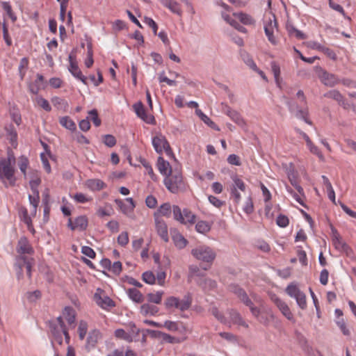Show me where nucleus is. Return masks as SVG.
<instances>
[{"label": "nucleus", "instance_id": "1", "mask_svg": "<svg viewBox=\"0 0 356 356\" xmlns=\"http://www.w3.org/2000/svg\"><path fill=\"white\" fill-rule=\"evenodd\" d=\"M297 102H291L289 104V110L296 118L302 119L308 124L312 122L308 118L309 111L306 102V97L302 90L296 94Z\"/></svg>", "mask_w": 356, "mask_h": 356}, {"label": "nucleus", "instance_id": "2", "mask_svg": "<svg viewBox=\"0 0 356 356\" xmlns=\"http://www.w3.org/2000/svg\"><path fill=\"white\" fill-rule=\"evenodd\" d=\"M164 184L169 191L177 193L186 189L182 173L179 170H174L164 179Z\"/></svg>", "mask_w": 356, "mask_h": 356}, {"label": "nucleus", "instance_id": "3", "mask_svg": "<svg viewBox=\"0 0 356 356\" xmlns=\"http://www.w3.org/2000/svg\"><path fill=\"white\" fill-rule=\"evenodd\" d=\"M68 330L69 328L62 321V318H57L50 324V332L59 344L63 343V335L65 336V342L70 343V337Z\"/></svg>", "mask_w": 356, "mask_h": 356}, {"label": "nucleus", "instance_id": "4", "mask_svg": "<svg viewBox=\"0 0 356 356\" xmlns=\"http://www.w3.org/2000/svg\"><path fill=\"white\" fill-rule=\"evenodd\" d=\"M192 304V297L190 294L184 296L181 300L175 296L168 297L164 302L166 309H177L181 312L188 310Z\"/></svg>", "mask_w": 356, "mask_h": 356}, {"label": "nucleus", "instance_id": "5", "mask_svg": "<svg viewBox=\"0 0 356 356\" xmlns=\"http://www.w3.org/2000/svg\"><path fill=\"white\" fill-rule=\"evenodd\" d=\"M264 26L268 41L273 44H277V40L274 36V31L277 29V23L275 16L271 13L265 14L264 17Z\"/></svg>", "mask_w": 356, "mask_h": 356}, {"label": "nucleus", "instance_id": "6", "mask_svg": "<svg viewBox=\"0 0 356 356\" xmlns=\"http://www.w3.org/2000/svg\"><path fill=\"white\" fill-rule=\"evenodd\" d=\"M15 166L0 161V179L6 187L15 184Z\"/></svg>", "mask_w": 356, "mask_h": 356}, {"label": "nucleus", "instance_id": "7", "mask_svg": "<svg viewBox=\"0 0 356 356\" xmlns=\"http://www.w3.org/2000/svg\"><path fill=\"white\" fill-rule=\"evenodd\" d=\"M172 211L175 219L184 225H192L196 221V216L188 209L181 211L178 206L174 205Z\"/></svg>", "mask_w": 356, "mask_h": 356}, {"label": "nucleus", "instance_id": "8", "mask_svg": "<svg viewBox=\"0 0 356 356\" xmlns=\"http://www.w3.org/2000/svg\"><path fill=\"white\" fill-rule=\"evenodd\" d=\"M192 255L197 259L211 264L216 257V253L209 247L200 245L191 250Z\"/></svg>", "mask_w": 356, "mask_h": 356}, {"label": "nucleus", "instance_id": "9", "mask_svg": "<svg viewBox=\"0 0 356 356\" xmlns=\"http://www.w3.org/2000/svg\"><path fill=\"white\" fill-rule=\"evenodd\" d=\"M285 291L290 297L296 299L297 304L302 309L307 307L306 296L296 284H289Z\"/></svg>", "mask_w": 356, "mask_h": 356}, {"label": "nucleus", "instance_id": "10", "mask_svg": "<svg viewBox=\"0 0 356 356\" xmlns=\"http://www.w3.org/2000/svg\"><path fill=\"white\" fill-rule=\"evenodd\" d=\"M315 72L321 82L326 86L334 87L340 83L339 79L335 74L329 73L320 66L315 67Z\"/></svg>", "mask_w": 356, "mask_h": 356}, {"label": "nucleus", "instance_id": "11", "mask_svg": "<svg viewBox=\"0 0 356 356\" xmlns=\"http://www.w3.org/2000/svg\"><path fill=\"white\" fill-rule=\"evenodd\" d=\"M229 290L234 293H235L245 305L250 307L253 316H254L257 318L259 317V315L260 314L259 309L253 306V303L250 300L245 291H243L242 289L239 288L236 285L230 286Z\"/></svg>", "mask_w": 356, "mask_h": 356}, {"label": "nucleus", "instance_id": "12", "mask_svg": "<svg viewBox=\"0 0 356 356\" xmlns=\"http://www.w3.org/2000/svg\"><path fill=\"white\" fill-rule=\"evenodd\" d=\"M152 145L155 151L159 154L165 152L167 155L172 154V149L166 138L161 134H156L152 138Z\"/></svg>", "mask_w": 356, "mask_h": 356}, {"label": "nucleus", "instance_id": "13", "mask_svg": "<svg viewBox=\"0 0 356 356\" xmlns=\"http://www.w3.org/2000/svg\"><path fill=\"white\" fill-rule=\"evenodd\" d=\"M96 304L103 309H108L115 306V302L105 293V291L98 288L93 297Z\"/></svg>", "mask_w": 356, "mask_h": 356}, {"label": "nucleus", "instance_id": "14", "mask_svg": "<svg viewBox=\"0 0 356 356\" xmlns=\"http://www.w3.org/2000/svg\"><path fill=\"white\" fill-rule=\"evenodd\" d=\"M69 67L68 70L70 73L77 79L80 80L83 83L87 84L86 77L83 75L81 70L79 67L78 63L76 59V56L72 54H70L68 57Z\"/></svg>", "mask_w": 356, "mask_h": 356}, {"label": "nucleus", "instance_id": "15", "mask_svg": "<svg viewBox=\"0 0 356 356\" xmlns=\"http://www.w3.org/2000/svg\"><path fill=\"white\" fill-rule=\"evenodd\" d=\"M154 219L155 229L157 234L165 243L169 241L168 229L166 222L162 218L156 217Z\"/></svg>", "mask_w": 356, "mask_h": 356}, {"label": "nucleus", "instance_id": "16", "mask_svg": "<svg viewBox=\"0 0 356 356\" xmlns=\"http://www.w3.org/2000/svg\"><path fill=\"white\" fill-rule=\"evenodd\" d=\"M115 202L120 210L127 216H129L132 213L136 207L135 202L131 197L126 198L124 201L116 199Z\"/></svg>", "mask_w": 356, "mask_h": 356}, {"label": "nucleus", "instance_id": "17", "mask_svg": "<svg viewBox=\"0 0 356 356\" xmlns=\"http://www.w3.org/2000/svg\"><path fill=\"white\" fill-rule=\"evenodd\" d=\"M33 264V259L26 256H19L17 258L16 266L19 268L18 276L22 275V267L24 266L29 277L31 276V268Z\"/></svg>", "mask_w": 356, "mask_h": 356}, {"label": "nucleus", "instance_id": "18", "mask_svg": "<svg viewBox=\"0 0 356 356\" xmlns=\"http://www.w3.org/2000/svg\"><path fill=\"white\" fill-rule=\"evenodd\" d=\"M133 108L137 116L141 118L143 121H145L147 124L154 123L155 120L154 116L152 115H149L146 113L145 107L142 102H139L136 103L135 104H134Z\"/></svg>", "mask_w": 356, "mask_h": 356}, {"label": "nucleus", "instance_id": "19", "mask_svg": "<svg viewBox=\"0 0 356 356\" xmlns=\"http://www.w3.org/2000/svg\"><path fill=\"white\" fill-rule=\"evenodd\" d=\"M58 318H62V321H67L68 328L75 327L76 312L71 307H65L63 310L62 315Z\"/></svg>", "mask_w": 356, "mask_h": 356}, {"label": "nucleus", "instance_id": "20", "mask_svg": "<svg viewBox=\"0 0 356 356\" xmlns=\"http://www.w3.org/2000/svg\"><path fill=\"white\" fill-rule=\"evenodd\" d=\"M88 220L86 216H78L74 220L70 218L68 220V227H70L72 230H85L88 227Z\"/></svg>", "mask_w": 356, "mask_h": 356}, {"label": "nucleus", "instance_id": "21", "mask_svg": "<svg viewBox=\"0 0 356 356\" xmlns=\"http://www.w3.org/2000/svg\"><path fill=\"white\" fill-rule=\"evenodd\" d=\"M17 252L20 254L19 256H24V254H32L33 253V249L26 237H22L18 241Z\"/></svg>", "mask_w": 356, "mask_h": 356}, {"label": "nucleus", "instance_id": "22", "mask_svg": "<svg viewBox=\"0 0 356 356\" xmlns=\"http://www.w3.org/2000/svg\"><path fill=\"white\" fill-rule=\"evenodd\" d=\"M273 302L276 305V306L279 308L280 312L282 313V314L289 320H293V316L287 305V304L277 298V296H274L271 298Z\"/></svg>", "mask_w": 356, "mask_h": 356}, {"label": "nucleus", "instance_id": "23", "mask_svg": "<svg viewBox=\"0 0 356 356\" xmlns=\"http://www.w3.org/2000/svg\"><path fill=\"white\" fill-rule=\"evenodd\" d=\"M85 186L91 191H99L106 188V184L99 179H89L84 183Z\"/></svg>", "mask_w": 356, "mask_h": 356}, {"label": "nucleus", "instance_id": "24", "mask_svg": "<svg viewBox=\"0 0 356 356\" xmlns=\"http://www.w3.org/2000/svg\"><path fill=\"white\" fill-rule=\"evenodd\" d=\"M170 234L173 243L177 248L183 249L187 245L188 241L176 229H170Z\"/></svg>", "mask_w": 356, "mask_h": 356}, {"label": "nucleus", "instance_id": "25", "mask_svg": "<svg viewBox=\"0 0 356 356\" xmlns=\"http://www.w3.org/2000/svg\"><path fill=\"white\" fill-rule=\"evenodd\" d=\"M161 4L172 13L181 15L182 13L180 5L175 0H161Z\"/></svg>", "mask_w": 356, "mask_h": 356}, {"label": "nucleus", "instance_id": "26", "mask_svg": "<svg viewBox=\"0 0 356 356\" xmlns=\"http://www.w3.org/2000/svg\"><path fill=\"white\" fill-rule=\"evenodd\" d=\"M172 213V207L170 203H164L161 204L158 210L154 213V218L158 217L162 218V216L169 218Z\"/></svg>", "mask_w": 356, "mask_h": 356}, {"label": "nucleus", "instance_id": "27", "mask_svg": "<svg viewBox=\"0 0 356 356\" xmlns=\"http://www.w3.org/2000/svg\"><path fill=\"white\" fill-rule=\"evenodd\" d=\"M33 102L34 106L37 108H42L47 112H50L51 111V106L49 102L40 95H38L33 99Z\"/></svg>", "mask_w": 356, "mask_h": 356}, {"label": "nucleus", "instance_id": "28", "mask_svg": "<svg viewBox=\"0 0 356 356\" xmlns=\"http://www.w3.org/2000/svg\"><path fill=\"white\" fill-rule=\"evenodd\" d=\"M41 183L40 176L38 171H33L30 175L29 185L32 192L38 191V186Z\"/></svg>", "mask_w": 356, "mask_h": 356}, {"label": "nucleus", "instance_id": "29", "mask_svg": "<svg viewBox=\"0 0 356 356\" xmlns=\"http://www.w3.org/2000/svg\"><path fill=\"white\" fill-rule=\"evenodd\" d=\"M5 129L6 131L8 138L10 140L11 145L16 148L17 146V133L15 127L10 124L6 127Z\"/></svg>", "mask_w": 356, "mask_h": 356}, {"label": "nucleus", "instance_id": "30", "mask_svg": "<svg viewBox=\"0 0 356 356\" xmlns=\"http://www.w3.org/2000/svg\"><path fill=\"white\" fill-rule=\"evenodd\" d=\"M230 321L232 322L233 324L241 325L245 328L248 327V323L245 322V321L242 318L239 313H238L236 311L234 310H230L229 312Z\"/></svg>", "mask_w": 356, "mask_h": 356}, {"label": "nucleus", "instance_id": "31", "mask_svg": "<svg viewBox=\"0 0 356 356\" xmlns=\"http://www.w3.org/2000/svg\"><path fill=\"white\" fill-rule=\"evenodd\" d=\"M158 335L162 339L163 341L169 343H179L184 341L187 339L186 337L183 338L175 337L167 333L161 332H158Z\"/></svg>", "mask_w": 356, "mask_h": 356}, {"label": "nucleus", "instance_id": "32", "mask_svg": "<svg viewBox=\"0 0 356 356\" xmlns=\"http://www.w3.org/2000/svg\"><path fill=\"white\" fill-rule=\"evenodd\" d=\"M158 312L159 308L156 306L148 303L143 304V305H141L140 309V314L144 316L148 315L154 316Z\"/></svg>", "mask_w": 356, "mask_h": 356}, {"label": "nucleus", "instance_id": "33", "mask_svg": "<svg viewBox=\"0 0 356 356\" xmlns=\"http://www.w3.org/2000/svg\"><path fill=\"white\" fill-rule=\"evenodd\" d=\"M321 177H322V179H323V184H324V186H325V187L326 188L328 198L334 204H336V202H335V193H334V191L333 189V187L332 186L331 182L330 181L329 179L326 176L323 175Z\"/></svg>", "mask_w": 356, "mask_h": 356}, {"label": "nucleus", "instance_id": "34", "mask_svg": "<svg viewBox=\"0 0 356 356\" xmlns=\"http://www.w3.org/2000/svg\"><path fill=\"white\" fill-rule=\"evenodd\" d=\"M127 293L129 298L137 303H140L144 300L143 295L135 288L127 289Z\"/></svg>", "mask_w": 356, "mask_h": 356}, {"label": "nucleus", "instance_id": "35", "mask_svg": "<svg viewBox=\"0 0 356 356\" xmlns=\"http://www.w3.org/2000/svg\"><path fill=\"white\" fill-rule=\"evenodd\" d=\"M332 243L335 248L339 250H345L347 248L346 244L343 241L339 234L337 231L333 232Z\"/></svg>", "mask_w": 356, "mask_h": 356}, {"label": "nucleus", "instance_id": "36", "mask_svg": "<svg viewBox=\"0 0 356 356\" xmlns=\"http://www.w3.org/2000/svg\"><path fill=\"white\" fill-rule=\"evenodd\" d=\"M157 166L159 172L164 175H167L168 173L170 174V172L172 171L171 170L170 163L161 156L158 159Z\"/></svg>", "mask_w": 356, "mask_h": 356}, {"label": "nucleus", "instance_id": "37", "mask_svg": "<svg viewBox=\"0 0 356 356\" xmlns=\"http://www.w3.org/2000/svg\"><path fill=\"white\" fill-rule=\"evenodd\" d=\"M51 101L54 106L57 109L64 111H67L68 108V103L65 99L56 96L53 97Z\"/></svg>", "mask_w": 356, "mask_h": 356}, {"label": "nucleus", "instance_id": "38", "mask_svg": "<svg viewBox=\"0 0 356 356\" xmlns=\"http://www.w3.org/2000/svg\"><path fill=\"white\" fill-rule=\"evenodd\" d=\"M114 336L117 339L124 340L129 343L133 341V336L129 332H126L123 329L115 330L114 332Z\"/></svg>", "mask_w": 356, "mask_h": 356}, {"label": "nucleus", "instance_id": "39", "mask_svg": "<svg viewBox=\"0 0 356 356\" xmlns=\"http://www.w3.org/2000/svg\"><path fill=\"white\" fill-rule=\"evenodd\" d=\"M227 114L234 122H235L239 126L244 127L245 125V122L238 112L231 110L229 108H228Z\"/></svg>", "mask_w": 356, "mask_h": 356}, {"label": "nucleus", "instance_id": "40", "mask_svg": "<svg viewBox=\"0 0 356 356\" xmlns=\"http://www.w3.org/2000/svg\"><path fill=\"white\" fill-rule=\"evenodd\" d=\"M97 215L100 218L104 216H111L113 213L112 206L109 204H106L104 207H100L97 210Z\"/></svg>", "mask_w": 356, "mask_h": 356}, {"label": "nucleus", "instance_id": "41", "mask_svg": "<svg viewBox=\"0 0 356 356\" xmlns=\"http://www.w3.org/2000/svg\"><path fill=\"white\" fill-rule=\"evenodd\" d=\"M1 6L3 10L6 12L7 16L11 19V21L15 23L17 21V16L15 13L13 12L11 5L9 2L2 1Z\"/></svg>", "mask_w": 356, "mask_h": 356}, {"label": "nucleus", "instance_id": "42", "mask_svg": "<svg viewBox=\"0 0 356 356\" xmlns=\"http://www.w3.org/2000/svg\"><path fill=\"white\" fill-rule=\"evenodd\" d=\"M2 33L3 38L8 47H10L13 44L12 38L8 32V25L5 19L2 22Z\"/></svg>", "mask_w": 356, "mask_h": 356}, {"label": "nucleus", "instance_id": "43", "mask_svg": "<svg viewBox=\"0 0 356 356\" xmlns=\"http://www.w3.org/2000/svg\"><path fill=\"white\" fill-rule=\"evenodd\" d=\"M29 202L31 205L32 206L31 213L33 215H35L37 207L39 203V191L33 192V195H29Z\"/></svg>", "mask_w": 356, "mask_h": 356}, {"label": "nucleus", "instance_id": "44", "mask_svg": "<svg viewBox=\"0 0 356 356\" xmlns=\"http://www.w3.org/2000/svg\"><path fill=\"white\" fill-rule=\"evenodd\" d=\"M60 124L65 128L74 131L76 129V124L73 120L68 116L62 117L59 120Z\"/></svg>", "mask_w": 356, "mask_h": 356}, {"label": "nucleus", "instance_id": "45", "mask_svg": "<svg viewBox=\"0 0 356 356\" xmlns=\"http://www.w3.org/2000/svg\"><path fill=\"white\" fill-rule=\"evenodd\" d=\"M307 148L309 149L310 152L316 156H318L319 160L321 161L324 162L325 161V156L321 152V150L318 149V147L314 144V143L312 141L309 144L307 145Z\"/></svg>", "mask_w": 356, "mask_h": 356}, {"label": "nucleus", "instance_id": "46", "mask_svg": "<svg viewBox=\"0 0 356 356\" xmlns=\"http://www.w3.org/2000/svg\"><path fill=\"white\" fill-rule=\"evenodd\" d=\"M222 15L223 19L231 26H234L236 29L238 30L242 33L246 32V29L245 27L240 25L236 20L232 19L228 15L222 13Z\"/></svg>", "mask_w": 356, "mask_h": 356}, {"label": "nucleus", "instance_id": "47", "mask_svg": "<svg viewBox=\"0 0 356 356\" xmlns=\"http://www.w3.org/2000/svg\"><path fill=\"white\" fill-rule=\"evenodd\" d=\"M324 96L327 98L333 99L339 104L343 102V97L342 95L338 90H336L328 91L327 93L324 95Z\"/></svg>", "mask_w": 356, "mask_h": 356}, {"label": "nucleus", "instance_id": "48", "mask_svg": "<svg viewBox=\"0 0 356 356\" xmlns=\"http://www.w3.org/2000/svg\"><path fill=\"white\" fill-rule=\"evenodd\" d=\"M72 199L78 203H86L91 202L92 200V197L88 196L82 193H76L73 196H72Z\"/></svg>", "mask_w": 356, "mask_h": 356}, {"label": "nucleus", "instance_id": "49", "mask_svg": "<svg viewBox=\"0 0 356 356\" xmlns=\"http://www.w3.org/2000/svg\"><path fill=\"white\" fill-rule=\"evenodd\" d=\"M234 15L244 24L250 25L254 23V19L249 15L238 13H234Z\"/></svg>", "mask_w": 356, "mask_h": 356}, {"label": "nucleus", "instance_id": "50", "mask_svg": "<svg viewBox=\"0 0 356 356\" xmlns=\"http://www.w3.org/2000/svg\"><path fill=\"white\" fill-rule=\"evenodd\" d=\"M163 293H164L162 291L149 293L147 294L148 301L155 304H160L161 302Z\"/></svg>", "mask_w": 356, "mask_h": 356}, {"label": "nucleus", "instance_id": "51", "mask_svg": "<svg viewBox=\"0 0 356 356\" xmlns=\"http://www.w3.org/2000/svg\"><path fill=\"white\" fill-rule=\"evenodd\" d=\"M29 66V59L27 58H23L20 60L19 65L18 67L19 74L21 79H23L25 74L26 69Z\"/></svg>", "mask_w": 356, "mask_h": 356}, {"label": "nucleus", "instance_id": "52", "mask_svg": "<svg viewBox=\"0 0 356 356\" xmlns=\"http://www.w3.org/2000/svg\"><path fill=\"white\" fill-rule=\"evenodd\" d=\"M211 229L209 224L206 221H199L195 225V229L197 232L201 234H206Z\"/></svg>", "mask_w": 356, "mask_h": 356}, {"label": "nucleus", "instance_id": "53", "mask_svg": "<svg viewBox=\"0 0 356 356\" xmlns=\"http://www.w3.org/2000/svg\"><path fill=\"white\" fill-rule=\"evenodd\" d=\"M29 159L24 156H22L18 159V166L22 173L26 176V169L29 166Z\"/></svg>", "mask_w": 356, "mask_h": 356}, {"label": "nucleus", "instance_id": "54", "mask_svg": "<svg viewBox=\"0 0 356 356\" xmlns=\"http://www.w3.org/2000/svg\"><path fill=\"white\" fill-rule=\"evenodd\" d=\"M195 113L205 124L209 125L210 127H216V124L208 116H207L200 109H196Z\"/></svg>", "mask_w": 356, "mask_h": 356}, {"label": "nucleus", "instance_id": "55", "mask_svg": "<svg viewBox=\"0 0 356 356\" xmlns=\"http://www.w3.org/2000/svg\"><path fill=\"white\" fill-rule=\"evenodd\" d=\"M141 163L143 164V167L145 168V173H147V175H149L150 178L153 180V181H156L157 179V177L156 175L154 174V171H153V169L152 168V165H150V163L145 161V160H143Z\"/></svg>", "mask_w": 356, "mask_h": 356}, {"label": "nucleus", "instance_id": "56", "mask_svg": "<svg viewBox=\"0 0 356 356\" xmlns=\"http://www.w3.org/2000/svg\"><path fill=\"white\" fill-rule=\"evenodd\" d=\"M87 330H88L87 323L84 321H81L79 322V327H78V333H79V338L81 339H84V337L86 335Z\"/></svg>", "mask_w": 356, "mask_h": 356}, {"label": "nucleus", "instance_id": "57", "mask_svg": "<svg viewBox=\"0 0 356 356\" xmlns=\"http://www.w3.org/2000/svg\"><path fill=\"white\" fill-rule=\"evenodd\" d=\"M143 280L149 284H154L156 281V277L151 271H146L143 273Z\"/></svg>", "mask_w": 356, "mask_h": 356}, {"label": "nucleus", "instance_id": "58", "mask_svg": "<svg viewBox=\"0 0 356 356\" xmlns=\"http://www.w3.org/2000/svg\"><path fill=\"white\" fill-rule=\"evenodd\" d=\"M232 181L234 182V186L236 188H238L241 191H245V184L244 181L240 179L237 175H234L232 177Z\"/></svg>", "mask_w": 356, "mask_h": 356}, {"label": "nucleus", "instance_id": "59", "mask_svg": "<svg viewBox=\"0 0 356 356\" xmlns=\"http://www.w3.org/2000/svg\"><path fill=\"white\" fill-rule=\"evenodd\" d=\"M162 325L163 327L166 328L169 331L175 332L179 330V323L175 321H165Z\"/></svg>", "mask_w": 356, "mask_h": 356}, {"label": "nucleus", "instance_id": "60", "mask_svg": "<svg viewBox=\"0 0 356 356\" xmlns=\"http://www.w3.org/2000/svg\"><path fill=\"white\" fill-rule=\"evenodd\" d=\"M297 255L299 259V261L301 263L302 266L307 265V254L305 250L302 249L301 247H298Z\"/></svg>", "mask_w": 356, "mask_h": 356}, {"label": "nucleus", "instance_id": "61", "mask_svg": "<svg viewBox=\"0 0 356 356\" xmlns=\"http://www.w3.org/2000/svg\"><path fill=\"white\" fill-rule=\"evenodd\" d=\"M208 199L209 202L218 209H220L222 207L225 205V202L220 200L219 198L213 195H209Z\"/></svg>", "mask_w": 356, "mask_h": 356}, {"label": "nucleus", "instance_id": "62", "mask_svg": "<svg viewBox=\"0 0 356 356\" xmlns=\"http://www.w3.org/2000/svg\"><path fill=\"white\" fill-rule=\"evenodd\" d=\"M276 223L280 227H286L289 225V220L286 216L280 214L277 218Z\"/></svg>", "mask_w": 356, "mask_h": 356}, {"label": "nucleus", "instance_id": "63", "mask_svg": "<svg viewBox=\"0 0 356 356\" xmlns=\"http://www.w3.org/2000/svg\"><path fill=\"white\" fill-rule=\"evenodd\" d=\"M104 143L109 147H112L116 144V139L113 135L107 134L103 136Z\"/></svg>", "mask_w": 356, "mask_h": 356}, {"label": "nucleus", "instance_id": "64", "mask_svg": "<svg viewBox=\"0 0 356 356\" xmlns=\"http://www.w3.org/2000/svg\"><path fill=\"white\" fill-rule=\"evenodd\" d=\"M129 234L127 232H122L118 237V243L121 246H125L129 243Z\"/></svg>", "mask_w": 356, "mask_h": 356}]
</instances>
